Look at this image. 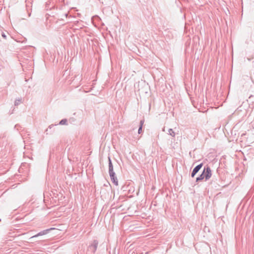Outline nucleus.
<instances>
[{
  "label": "nucleus",
  "instance_id": "f257e3e1",
  "mask_svg": "<svg viewBox=\"0 0 254 254\" xmlns=\"http://www.w3.org/2000/svg\"><path fill=\"white\" fill-rule=\"evenodd\" d=\"M203 173L204 175L205 181L209 180L212 176L211 170L208 166L204 167Z\"/></svg>",
  "mask_w": 254,
  "mask_h": 254
},
{
  "label": "nucleus",
  "instance_id": "f03ea898",
  "mask_svg": "<svg viewBox=\"0 0 254 254\" xmlns=\"http://www.w3.org/2000/svg\"><path fill=\"white\" fill-rule=\"evenodd\" d=\"M98 245V241L97 240H94L92 244L89 246L88 249L93 253H95L97 250Z\"/></svg>",
  "mask_w": 254,
  "mask_h": 254
},
{
  "label": "nucleus",
  "instance_id": "7ed1b4c3",
  "mask_svg": "<svg viewBox=\"0 0 254 254\" xmlns=\"http://www.w3.org/2000/svg\"><path fill=\"white\" fill-rule=\"evenodd\" d=\"M54 228H51V229H46V230H44L41 232H40L39 233H38V234L32 236L30 239H32L34 238H37L39 236H43V235H46L47 234L49 231L52 230V229H54Z\"/></svg>",
  "mask_w": 254,
  "mask_h": 254
},
{
  "label": "nucleus",
  "instance_id": "20e7f679",
  "mask_svg": "<svg viewBox=\"0 0 254 254\" xmlns=\"http://www.w3.org/2000/svg\"><path fill=\"white\" fill-rule=\"evenodd\" d=\"M203 166V163H200V164L197 165L192 170V172L191 174V177L193 178L196 174L200 170V169L202 168Z\"/></svg>",
  "mask_w": 254,
  "mask_h": 254
},
{
  "label": "nucleus",
  "instance_id": "39448f33",
  "mask_svg": "<svg viewBox=\"0 0 254 254\" xmlns=\"http://www.w3.org/2000/svg\"><path fill=\"white\" fill-rule=\"evenodd\" d=\"M110 177L111 178V179L113 182V183L115 185L118 186V180L116 176L115 173L113 174H109Z\"/></svg>",
  "mask_w": 254,
  "mask_h": 254
},
{
  "label": "nucleus",
  "instance_id": "423d86ee",
  "mask_svg": "<svg viewBox=\"0 0 254 254\" xmlns=\"http://www.w3.org/2000/svg\"><path fill=\"white\" fill-rule=\"evenodd\" d=\"M108 160H109V174L115 173V172L114 171V170H113V165L112 163L111 158L109 156L108 157Z\"/></svg>",
  "mask_w": 254,
  "mask_h": 254
},
{
  "label": "nucleus",
  "instance_id": "0eeeda50",
  "mask_svg": "<svg viewBox=\"0 0 254 254\" xmlns=\"http://www.w3.org/2000/svg\"><path fill=\"white\" fill-rule=\"evenodd\" d=\"M203 179H205V177H204V175L203 173L202 172V173L200 175H199V177L196 178V182H198L202 180Z\"/></svg>",
  "mask_w": 254,
  "mask_h": 254
},
{
  "label": "nucleus",
  "instance_id": "6e6552de",
  "mask_svg": "<svg viewBox=\"0 0 254 254\" xmlns=\"http://www.w3.org/2000/svg\"><path fill=\"white\" fill-rule=\"evenodd\" d=\"M168 132H169V134L170 135H171L172 137H175V133L172 128L169 129L168 130Z\"/></svg>",
  "mask_w": 254,
  "mask_h": 254
},
{
  "label": "nucleus",
  "instance_id": "1a4fd4ad",
  "mask_svg": "<svg viewBox=\"0 0 254 254\" xmlns=\"http://www.w3.org/2000/svg\"><path fill=\"white\" fill-rule=\"evenodd\" d=\"M67 122L66 119H63L60 122L59 124L61 125H67Z\"/></svg>",
  "mask_w": 254,
  "mask_h": 254
},
{
  "label": "nucleus",
  "instance_id": "9d476101",
  "mask_svg": "<svg viewBox=\"0 0 254 254\" xmlns=\"http://www.w3.org/2000/svg\"><path fill=\"white\" fill-rule=\"evenodd\" d=\"M21 99H16L15 101V102H14V105L15 106H17L19 104H20L21 103Z\"/></svg>",
  "mask_w": 254,
  "mask_h": 254
},
{
  "label": "nucleus",
  "instance_id": "9b49d317",
  "mask_svg": "<svg viewBox=\"0 0 254 254\" xmlns=\"http://www.w3.org/2000/svg\"><path fill=\"white\" fill-rule=\"evenodd\" d=\"M142 131V127H141V126H140L139 128H138V132L139 134H140Z\"/></svg>",
  "mask_w": 254,
  "mask_h": 254
},
{
  "label": "nucleus",
  "instance_id": "f8f14e48",
  "mask_svg": "<svg viewBox=\"0 0 254 254\" xmlns=\"http://www.w3.org/2000/svg\"><path fill=\"white\" fill-rule=\"evenodd\" d=\"M144 123V120H141L140 122V126H141V127H142L143 124Z\"/></svg>",
  "mask_w": 254,
  "mask_h": 254
},
{
  "label": "nucleus",
  "instance_id": "ddd939ff",
  "mask_svg": "<svg viewBox=\"0 0 254 254\" xmlns=\"http://www.w3.org/2000/svg\"><path fill=\"white\" fill-rule=\"evenodd\" d=\"M2 36L4 38H6V35H5L4 33H3L2 34Z\"/></svg>",
  "mask_w": 254,
  "mask_h": 254
},
{
  "label": "nucleus",
  "instance_id": "4468645a",
  "mask_svg": "<svg viewBox=\"0 0 254 254\" xmlns=\"http://www.w3.org/2000/svg\"><path fill=\"white\" fill-rule=\"evenodd\" d=\"M53 126V125H50V126H49V127L50 128H51V127H52Z\"/></svg>",
  "mask_w": 254,
  "mask_h": 254
},
{
  "label": "nucleus",
  "instance_id": "2eb2a0df",
  "mask_svg": "<svg viewBox=\"0 0 254 254\" xmlns=\"http://www.w3.org/2000/svg\"><path fill=\"white\" fill-rule=\"evenodd\" d=\"M253 96L252 95H251L250 97H249V98L250 99Z\"/></svg>",
  "mask_w": 254,
  "mask_h": 254
}]
</instances>
